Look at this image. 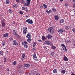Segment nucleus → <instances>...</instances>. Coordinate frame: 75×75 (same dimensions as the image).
<instances>
[{"label": "nucleus", "instance_id": "obj_1", "mask_svg": "<svg viewBox=\"0 0 75 75\" xmlns=\"http://www.w3.org/2000/svg\"><path fill=\"white\" fill-rule=\"evenodd\" d=\"M47 31L51 34H54V29L53 28L50 27L47 28Z\"/></svg>", "mask_w": 75, "mask_h": 75}, {"label": "nucleus", "instance_id": "obj_2", "mask_svg": "<svg viewBox=\"0 0 75 75\" xmlns=\"http://www.w3.org/2000/svg\"><path fill=\"white\" fill-rule=\"evenodd\" d=\"M31 0H26V3H25L24 4L25 6H29L30 4V1Z\"/></svg>", "mask_w": 75, "mask_h": 75}, {"label": "nucleus", "instance_id": "obj_3", "mask_svg": "<svg viewBox=\"0 0 75 75\" xmlns=\"http://www.w3.org/2000/svg\"><path fill=\"white\" fill-rule=\"evenodd\" d=\"M23 34H26L27 31V28L24 27L23 28Z\"/></svg>", "mask_w": 75, "mask_h": 75}, {"label": "nucleus", "instance_id": "obj_4", "mask_svg": "<svg viewBox=\"0 0 75 75\" xmlns=\"http://www.w3.org/2000/svg\"><path fill=\"white\" fill-rule=\"evenodd\" d=\"M25 22L28 23V24H33V22L32 20H31L30 19L26 20Z\"/></svg>", "mask_w": 75, "mask_h": 75}, {"label": "nucleus", "instance_id": "obj_5", "mask_svg": "<svg viewBox=\"0 0 75 75\" xmlns=\"http://www.w3.org/2000/svg\"><path fill=\"white\" fill-rule=\"evenodd\" d=\"M13 45H18V43L16 41V40H14L13 41Z\"/></svg>", "mask_w": 75, "mask_h": 75}, {"label": "nucleus", "instance_id": "obj_6", "mask_svg": "<svg viewBox=\"0 0 75 75\" xmlns=\"http://www.w3.org/2000/svg\"><path fill=\"white\" fill-rule=\"evenodd\" d=\"M13 34L14 35H16V36H17V31L16 30H13Z\"/></svg>", "mask_w": 75, "mask_h": 75}, {"label": "nucleus", "instance_id": "obj_7", "mask_svg": "<svg viewBox=\"0 0 75 75\" xmlns=\"http://www.w3.org/2000/svg\"><path fill=\"white\" fill-rule=\"evenodd\" d=\"M51 42L50 41H45L44 42L45 44H47V45H50V44Z\"/></svg>", "mask_w": 75, "mask_h": 75}, {"label": "nucleus", "instance_id": "obj_8", "mask_svg": "<svg viewBox=\"0 0 75 75\" xmlns=\"http://www.w3.org/2000/svg\"><path fill=\"white\" fill-rule=\"evenodd\" d=\"M26 37L28 38H31V34H30L28 33Z\"/></svg>", "mask_w": 75, "mask_h": 75}, {"label": "nucleus", "instance_id": "obj_9", "mask_svg": "<svg viewBox=\"0 0 75 75\" xmlns=\"http://www.w3.org/2000/svg\"><path fill=\"white\" fill-rule=\"evenodd\" d=\"M33 57V59H35V58H37V57L36 56V54L34 53L33 54V55L32 56Z\"/></svg>", "mask_w": 75, "mask_h": 75}, {"label": "nucleus", "instance_id": "obj_10", "mask_svg": "<svg viewBox=\"0 0 75 75\" xmlns=\"http://www.w3.org/2000/svg\"><path fill=\"white\" fill-rule=\"evenodd\" d=\"M47 38L48 39H51L52 38V35L51 34H49L47 35Z\"/></svg>", "mask_w": 75, "mask_h": 75}, {"label": "nucleus", "instance_id": "obj_11", "mask_svg": "<svg viewBox=\"0 0 75 75\" xmlns=\"http://www.w3.org/2000/svg\"><path fill=\"white\" fill-rule=\"evenodd\" d=\"M63 59L65 61H68V58L66 57H64L63 58Z\"/></svg>", "mask_w": 75, "mask_h": 75}, {"label": "nucleus", "instance_id": "obj_12", "mask_svg": "<svg viewBox=\"0 0 75 75\" xmlns=\"http://www.w3.org/2000/svg\"><path fill=\"white\" fill-rule=\"evenodd\" d=\"M63 31L62 29H60L58 31V33L59 34H61L62 33Z\"/></svg>", "mask_w": 75, "mask_h": 75}, {"label": "nucleus", "instance_id": "obj_13", "mask_svg": "<svg viewBox=\"0 0 75 75\" xmlns=\"http://www.w3.org/2000/svg\"><path fill=\"white\" fill-rule=\"evenodd\" d=\"M46 12H47V13L48 14H50V13H52V11H51V10H50L49 11L48 10H47L46 11Z\"/></svg>", "mask_w": 75, "mask_h": 75}, {"label": "nucleus", "instance_id": "obj_14", "mask_svg": "<svg viewBox=\"0 0 75 75\" xmlns=\"http://www.w3.org/2000/svg\"><path fill=\"white\" fill-rule=\"evenodd\" d=\"M24 67H30V65L28 64H26L24 65Z\"/></svg>", "mask_w": 75, "mask_h": 75}, {"label": "nucleus", "instance_id": "obj_15", "mask_svg": "<svg viewBox=\"0 0 75 75\" xmlns=\"http://www.w3.org/2000/svg\"><path fill=\"white\" fill-rule=\"evenodd\" d=\"M54 18L56 20H58L59 19V17H58V16H56Z\"/></svg>", "mask_w": 75, "mask_h": 75}, {"label": "nucleus", "instance_id": "obj_16", "mask_svg": "<svg viewBox=\"0 0 75 75\" xmlns=\"http://www.w3.org/2000/svg\"><path fill=\"white\" fill-rule=\"evenodd\" d=\"M1 23L2 27H4L5 26V23H4V21H2Z\"/></svg>", "mask_w": 75, "mask_h": 75}, {"label": "nucleus", "instance_id": "obj_17", "mask_svg": "<svg viewBox=\"0 0 75 75\" xmlns=\"http://www.w3.org/2000/svg\"><path fill=\"white\" fill-rule=\"evenodd\" d=\"M13 7L14 8H17V5L16 4H15V5H13Z\"/></svg>", "mask_w": 75, "mask_h": 75}, {"label": "nucleus", "instance_id": "obj_18", "mask_svg": "<svg viewBox=\"0 0 75 75\" xmlns=\"http://www.w3.org/2000/svg\"><path fill=\"white\" fill-rule=\"evenodd\" d=\"M66 30H68L69 28H70V26H64Z\"/></svg>", "mask_w": 75, "mask_h": 75}, {"label": "nucleus", "instance_id": "obj_19", "mask_svg": "<svg viewBox=\"0 0 75 75\" xmlns=\"http://www.w3.org/2000/svg\"><path fill=\"white\" fill-rule=\"evenodd\" d=\"M8 12L10 13V14H12L13 13V11H12V10L9 9L8 10Z\"/></svg>", "mask_w": 75, "mask_h": 75}, {"label": "nucleus", "instance_id": "obj_20", "mask_svg": "<svg viewBox=\"0 0 75 75\" xmlns=\"http://www.w3.org/2000/svg\"><path fill=\"white\" fill-rule=\"evenodd\" d=\"M61 46L62 47L64 50V47H65V45L64 44H62L61 45Z\"/></svg>", "mask_w": 75, "mask_h": 75}, {"label": "nucleus", "instance_id": "obj_21", "mask_svg": "<svg viewBox=\"0 0 75 75\" xmlns=\"http://www.w3.org/2000/svg\"><path fill=\"white\" fill-rule=\"evenodd\" d=\"M22 57L23 58H24V59H25V54L23 53L22 54Z\"/></svg>", "mask_w": 75, "mask_h": 75}, {"label": "nucleus", "instance_id": "obj_22", "mask_svg": "<svg viewBox=\"0 0 75 75\" xmlns=\"http://www.w3.org/2000/svg\"><path fill=\"white\" fill-rule=\"evenodd\" d=\"M53 72L54 74H57V69H55L53 70Z\"/></svg>", "mask_w": 75, "mask_h": 75}, {"label": "nucleus", "instance_id": "obj_23", "mask_svg": "<svg viewBox=\"0 0 75 75\" xmlns=\"http://www.w3.org/2000/svg\"><path fill=\"white\" fill-rule=\"evenodd\" d=\"M8 35V33H6L4 35V37H7Z\"/></svg>", "mask_w": 75, "mask_h": 75}, {"label": "nucleus", "instance_id": "obj_24", "mask_svg": "<svg viewBox=\"0 0 75 75\" xmlns=\"http://www.w3.org/2000/svg\"><path fill=\"white\" fill-rule=\"evenodd\" d=\"M43 6L44 7V9H45V8H47V5H46L45 4H43Z\"/></svg>", "mask_w": 75, "mask_h": 75}, {"label": "nucleus", "instance_id": "obj_25", "mask_svg": "<svg viewBox=\"0 0 75 75\" xmlns=\"http://www.w3.org/2000/svg\"><path fill=\"white\" fill-rule=\"evenodd\" d=\"M66 71L64 69V70H62L61 71V73H62V74H65V73L66 72Z\"/></svg>", "mask_w": 75, "mask_h": 75}, {"label": "nucleus", "instance_id": "obj_26", "mask_svg": "<svg viewBox=\"0 0 75 75\" xmlns=\"http://www.w3.org/2000/svg\"><path fill=\"white\" fill-rule=\"evenodd\" d=\"M10 3V1H8V0H7L6 1V4H9Z\"/></svg>", "mask_w": 75, "mask_h": 75}, {"label": "nucleus", "instance_id": "obj_27", "mask_svg": "<svg viewBox=\"0 0 75 75\" xmlns=\"http://www.w3.org/2000/svg\"><path fill=\"white\" fill-rule=\"evenodd\" d=\"M33 47H35V46L36 45V42H33Z\"/></svg>", "mask_w": 75, "mask_h": 75}, {"label": "nucleus", "instance_id": "obj_28", "mask_svg": "<svg viewBox=\"0 0 75 75\" xmlns=\"http://www.w3.org/2000/svg\"><path fill=\"white\" fill-rule=\"evenodd\" d=\"M0 54H1L2 55H3V52L2 50H1L0 52Z\"/></svg>", "mask_w": 75, "mask_h": 75}, {"label": "nucleus", "instance_id": "obj_29", "mask_svg": "<svg viewBox=\"0 0 75 75\" xmlns=\"http://www.w3.org/2000/svg\"><path fill=\"white\" fill-rule=\"evenodd\" d=\"M42 40H43V41H44V40H45V36H43L42 37Z\"/></svg>", "mask_w": 75, "mask_h": 75}, {"label": "nucleus", "instance_id": "obj_30", "mask_svg": "<svg viewBox=\"0 0 75 75\" xmlns=\"http://www.w3.org/2000/svg\"><path fill=\"white\" fill-rule=\"evenodd\" d=\"M52 11H54V12H55V11H57L56 10V9L55 8H52Z\"/></svg>", "mask_w": 75, "mask_h": 75}, {"label": "nucleus", "instance_id": "obj_31", "mask_svg": "<svg viewBox=\"0 0 75 75\" xmlns=\"http://www.w3.org/2000/svg\"><path fill=\"white\" fill-rule=\"evenodd\" d=\"M60 22L61 23H63L64 22V19H62L61 20V21H60Z\"/></svg>", "mask_w": 75, "mask_h": 75}, {"label": "nucleus", "instance_id": "obj_32", "mask_svg": "<svg viewBox=\"0 0 75 75\" xmlns=\"http://www.w3.org/2000/svg\"><path fill=\"white\" fill-rule=\"evenodd\" d=\"M31 39L30 38H28L27 40V41H28V42H30V41H31Z\"/></svg>", "mask_w": 75, "mask_h": 75}, {"label": "nucleus", "instance_id": "obj_33", "mask_svg": "<svg viewBox=\"0 0 75 75\" xmlns=\"http://www.w3.org/2000/svg\"><path fill=\"white\" fill-rule=\"evenodd\" d=\"M24 47L25 48H28V45H27V44H24Z\"/></svg>", "mask_w": 75, "mask_h": 75}, {"label": "nucleus", "instance_id": "obj_34", "mask_svg": "<svg viewBox=\"0 0 75 75\" xmlns=\"http://www.w3.org/2000/svg\"><path fill=\"white\" fill-rule=\"evenodd\" d=\"M4 62H6V57H4Z\"/></svg>", "mask_w": 75, "mask_h": 75}, {"label": "nucleus", "instance_id": "obj_35", "mask_svg": "<svg viewBox=\"0 0 75 75\" xmlns=\"http://www.w3.org/2000/svg\"><path fill=\"white\" fill-rule=\"evenodd\" d=\"M6 44V42L4 41V42H3L2 43V46H4Z\"/></svg>", "mask_w": 75, "mask_h": 75}, {"label": "nucleus", "instance_id": "obj_36", "mask_svg": "<svg viewBox=\"0 0 75 75\" xmlns=\"http://www.w3.org/2000/svg\"><path fill=\"white\" fill-rule=\"evenodd\" d=\"M35 47H33V49L32 50V51H36V49H35V48H34Z\"/></svg>", "mask_w": 75, "mask_h": 75}, {"label": "nucleus", "instance_id": "obj_37", "mask_svg": "<svg viewBox=\"0 0 75 75\" xmlns=\"http://www.w3.org/2000/svg\"><path fill=\"white\" fill-rule=\"evenodd\" d=\"M51 54L52 56H53V55H54L55 54V53H54V52H51Z\"/></svg>", "mask_w": 75, "mask_h": 75}, {"label": "nucleus", "instance_id": "obj_38", "mask_svg": "<svg viewBox=\"0 0 75 75\" xmlns=\"http://www.w3.org/2000/svg\"><path fill=\"white\" fill-rule=\"evenodd\" d=\"M52 48L53 50H55L56 48V47L54 46H52Z\"/></svg>", "mask_w": 75, "mask_h": 75}, {"label": "nucleus", "instance_id": "obj_39", "mask_svg": "<svg viewBox=\"0 0 75 75\" xmlns=\"http://www.w3.org/2000/svg\"><path fill=\"white\" fill-rule=\"evenodd\" d=\"M10 41H12V40H13V38H9Z\"/></svg>", "mask_w": 75, "mask_h": 75}, {"label": "nucleus", "instance_id": "obj_40", "mask_svg": "<svg viewBox=\"0 0 75 75\" xmlns=\"http://www.w3.org/2000/svg\"><path fill=\"white\" fill-rule=\"evenodd\" d=\"M21 2L22 3H23V4H24V3H25V1L23 0H22L21 1Z\"/></svg>", "mask_w": 75, "mask_h": 75}, {"label": "nucleus", "instance_id": "obj_41", "mask_svg": "<svg viewBox=\"0 0 75 75\" xmlns=\"http://www.w3.org/2000/svg\"><path fill=\"white\" fill-rule=\"evenodd\" d=\"M17 63V62H16V61H15L13 62V64L14 65H15Z\"/></svg>", "mask_w": 75, "mask_h": 75}, {"label": "nucleus", "instance_id": "obj_42", "mask_svg": "<svg viewBox=\"0 0 75 75\" xmlns=\"http://www.w3.org/2000/svg\"><path fill=\"white\" fill-rule=\"evenodd\" d=\"M72 31L73 33H75V28H73L72 30Z\"/></svg>", "mask_w": 75, "mask_h": 75}, {"label": "nucleus", "instance_id": "obj_43", "mask_svg": "<svg viewBox=\"0 0 75 75\" xmlns=\"http://www.w3.org/2000/svg\"><path fill=\"white\" fill-rule=\"evenodd\" d=\"M19 13L20 14H21V15H22V14H23V12L21 11H20L19 12Z\"/></svg>", "mask_w": 75, "mask_h": 75}, {"label": "nucleus", "instance_id": "obj_44", "mask_svg": "<svg viewBox=\"0 0 75 75\" xmlns=\"http://www.w3.org/2000/svg\"><path fill=\"white\" fill-rule=\"evenodd\" d=\"M73 45L75 46V40L73 43Z\"/></svg>", "mask_w": 75, "mask_h": 75}, {"label": "nucleus", "instance_id": "obj_45", "mask_svg": "<svg viewBox=\"0 0 75 75\" xmlns=\"http://www.w3.org/2000/svg\"><path fill=\"white\" fill-rule=\"evenodd\" d=\"M23 43L24 44H27V42H26V41H23Z\"/></svg>", "mask_w": 75, "mask_h": 75}, {"label": "nucleus", "instance_id": "obj_46", "mask_svg": "<svg viewBox=\"0 0 75 75\" xmlns=\"http://www.w3.org/2000/svg\"><path fill=\"white\" fill-rule=\"evenodd\" d=\"M22 10H25V7H22Z\"/></svg>", "mask_w": 75, "mask_h": 75}, {"label": "nucleus", "instance_id": "obj_47", "mask_svg": "<svg viewBox=\"0 0 75 75\" xmlns=\"http://www.w3.org/2000/svg\"><path fill=\"white\" fill-rule=\"evenodd\" d=\"M64 48V50L65 51H67V48H66V47L65 46Z\"/></svg>", "mask_w": 75, "mask_h": 75}, {"label": "nucleus", "instance_id": "obj_48", "mask_svg": "<svg viewBox=\"0 0 75 75\" xmlns=\"http://www.w3.org/2000/svg\"><path fill=\"white\" fill-rule=\"evenodd\" d=\"M16 1L17 3H19L20 2V0H16Z\"/></svg>", "mask_w": 75, "mask_h": 75}, {"label": "nucleus", "instance_id": "obj_49", "mask_svg": "<svg viewBox=\"0 0 75 75\" xmlns=\"http://www.w3.org/2000/svg\"><path fill=\"white\" fill-rule=\"evenodd\" d=\"M30 75H34V74H33V73H31L30 74Z\"/></svg>", "mask_w": 75, "mask_h": 75}, {"label": "nucleus", "instance_id": "obj_50", "mask_svg": "<svg viewBox=\"0 0 75 75\" xmlns=\"http://www.w3.org/2000/svg\"><path fill=\"white\" fill-rule=\"evenodd\" d=\"M71 42V41L69 40H67V43H69V42Z\"/></svg>", "mask_w": 75, "mask_h": 75}, {"label": "nucleus", "instance_id": "obj_51", "mask_svg": "<svg viewBox=\"0 0 75 75\" xmlns=\"http://www.w3.org/2000/svg\"><path fill=\"white\" fill-rule=\"evenodd\" d=\"M25 11H26V12H28V9H26Z\"/></svg>", "mask_w": 75, "mask_h": 75}, {"label": "nucleus", "instance_id": "obj_52", "mask_svg": "<svg viewBox=\"0 0 75 75\" xmlns=\"http://www.w3.org/2000/svg\"><path fill=\"white\" fill-rule=\"evenodd\" d=\"M39 41V42H42V40H38Z\"/></svg>", "mask_w": 75, "mask_h": 75}, {"label": "nucleus", "instance_id": "obj_53", "mask_svg": "<svg viewBox=\"0 0 75 75\" xmlns=\"http://www.w3.org/2000/svg\"><path fill=\"white\" fill-rule=\"evenodd\" d=\"M72 1H73V2H74V3H75V0H72Z\"/></svg>", "mask_w": 75, "mask_h": 75}, {"label": "nucleus", "instance_id": "obj_54", "mask_svg": "<svg viewBox=\"0 0 75 75\" xmlns=\"http://www.w3.org/2000/svg\"><path fill=\"white\" fill-rule=\"evenodd\" d=\"M71 75H75V74L74 73H72L71 74Z\"/></svg>", "mask_w": 75, "mask_h": 75}, {"label": "nucleus", "instance_id": "obj_55", "mask_svg": "<svg viewBox=\"0 0 75 75\" xmlns=\"http://www.w3.org/2000/svg\"><path fill=\"white\" fill-rule=\"evenodd\" d=\"M26 16L27 18H28V17H30V16H27V15H26Z\"/></svg>", "mask_w": 75, "mask_h": 75}, {"label": "nucleus", "instance_id": "obj_56", "mask_svg": "<svg viewBox=\"0 0 75 75\" xmlns=\"http://www.w3.org/2000/svg\"><path fill=\"white\" fill-rule=\"evenodd\" d=\"M36 75H40V74H39V73H37V74H36Z\"/></svg>", "mask_w": 75, "mask_h": 75}, {"label": "nucleus", "instance_id": "obj_57", "mask_svg": "<svg viewBox=\"0 0 75 75\" xmlns=\"http://www.w3.org/2000/svg\"><path fill=\"white\" fill-rule=\"evenodd\" d=\"M21 59L22 61H24V59L23 58H21Z\"/></svg>", "mask_w": 75, "mask_h": 75}, {"label": "nucleus", "instance_id": "obj_58", "mask_svg": "<svg viewBox=\"0 0 75 75\" xmlns=\"http://www.w3.org/2000/svg\"><path fill=\"white\" fill-rule=\"evenodd\" d=\"M45 49V48L47 49V47H43Z\"/></svg>", "mask_w": 75, "mask_h": 75}, {"label": "nucleus", "instance_id": "obj_59", "mask_svg": "<svg viewBox=\"0 0 75 75\" xmlns=\"http://www.w3.org/2000/svg\"><path fill=\"white\" fill-rule=\"evenodd\" d=\"M25 74L26 75H29V74H27V73H26Z\"/></svg>", "mask_w": 75, "mask_h": 75}, {"label": "nucleus", "instance_id": "obj_60", "mask_svg": "<svg viewBox=\"0 0 75 75\" xmlns=\"http://www.w3.org/2000/svg\"><path fill=\"white\" fill-rule=\"evenodd\" d=\"M60 1H63L64 0H59Z\"/></svg>", "mask_w": 75, "mask_h": 75}, {"label": "nucleus", "instance_id": "obj_61", "mask_svg": "<svg viewBox=\"0 0 75 75\" xmlns=\"http://www.w3.org/2000/svg\"><path fill=\"white\" fill-rule=\"evenodd\" d=\"M13 24H15V22H13Z\"/></svg>", "mask_w": 75, "mask_h": 75}, {"label": "nucleus", "instance_id": "obj_62", "mask_svg": "<svg viewBox=\"0 0 75 75\" xmlns=\"http://www.w3.org/2000/svg\"><path fill=\"white\" fill-rule=\"evenodd\" d=\"M4 31V29H2L1 30V31Z\"/></svg>", "mask_w": 75, "mask_h": 75}, {"label": "nucleus", "instance_id": "obj_63", "mask_svg": "<svg viewBox=\"0 0 75 75\" xmlns=\"http://www.w3.org/2000/svg\"><path fill=\"white\" fill-rule=\"evenodd\" d=\"M35 59L36 60V61H38V59H35Z\"/></svg>", "mask_w": 75, "mask_h": 75}, {"label": "nucleus", "instance_id": "obj_64", "mask_svg": "<svg viewBox=\"0 0 75 75\" xmlns=\"http://www.w3.org/2000/svg\"><path fill=\"white\" fill-rule=\"evenodd\" d=\"M74 7H75V4H74V5L73 6Z\"/></svg>", "mask_w": 75, "mask_h": 75}]
</instances>
